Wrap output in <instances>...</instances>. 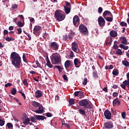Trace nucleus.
<instances>
[{"instance_id": "obj_50", "label": "nucleus", "mask_w": 129, "mask_h": 129, "mask_svg": "<svg viewBox=\"0 0 129 129\" xmlns=\"http://www.w3.org/2000/svg\"><path fill=\"white\" fill-rule=\"evenodd\" d=\"M17 31H18V34L19 35H20V34H22V28L17 29Z\"/></svg>"}, {"instance_id": "obj_27", "label": "nucleus", "mask_w": 129, "mask_h": 129, "mask_svg": "<svg viewBox=\"0 0 129 129\" xmlns=\"http://www.w3.org/2000/svg\"><path fill=\"white\" fill-rule=\"evenodd\" d=\"M122 63L123 64V65H124V66H125V67H129V62L127 60H123L122 61Z\"/></svg>"}, {"instance_id": "obj_38", "label": "nucleus", "mask_w": 129, "mask_h": 129, "mask_svg": "<svg viewBox=\"0 0 129 129\" xmlns=\"http://www.w3.org/2000/svg\"><path fill=\"white\" fill-rule=\"evenodd\" d=\"M83 92L79 91L78 97H79V98H82L83 97Z\"/></svg>"}, {"instance_id": "obj_7", "label": "nucleus", "mask_w": 129, "mask_h": 129, "mask_svg": "<svg viewBox=\"0 0 129 129\" xmlns=\"http://www.w3.org/2000/svg\"><path fill=\"white\" fill-rule=\"evenodd\" d=\"M49 48H50V49H52V50L57 51L58 49H59V45H58V43H56V42H50L49 44Z\"/></svg>"}, {"instance_id": "obj_57", "label": "nucleus", "mask_w": 129, "mask_h": 129, "mask_svg": "<svg viewBox=\"0 0 129 129\" xmlns=\"http://www.w3.org/2000/svg\"><path fill=\"white\" fill-rule=\"evenodd\" d=\"M121 115L122 116V117L123 119L125 118V116H126V114L125 113H122V114H121Z\"/></svg>"}, {"instance_id": "obj_30", "label": "nucleus", "mask_w": 129, "mask_h": 129, "mask_svg": "<svg viewBox=\"0 0 129 129\" xmlns=\"http://www.w3.org/2000/svg\"><path fill=\"white\" fill-rule=\"evenodd\" d=\"M30 121V118H26L24 122H23V123L24 124H25V125H28V123H29V122Z\"/></svg>"}, {"instance_id": "obj_46", "label": "nucleus", "mask_w": 129, "mask_h": 129, "mask_svg": "<svg viewBox=\"0 0 129 129\" xmlns=\"http://www.w3.org/2000/svg\"><path fill=\"white\" fill-rule=\"evenodd\" d=\"M102 11H103V9H102V8L100 7L98 9V12L99 14H101L102 13Z\"/></svg>"}, {"instance_id": "obj_24", "label": "nucleus", "mask_w": 129, "mask_h": 129, "mask_svg": "<svg viewBox=\"0 0 129 129\" xmlns=\"http://www.w3.org/2000/svg\"><path fill=\"white\" fill-rule=\"evenodd\" d=\"M31 104L33 106H34V107H38L40 106V105H41V104H40V103H38L35 101H32L31 102Z\"/></svg>"}, {"instance_id": "obj_35", "label": "nucleus", "mask_w": 129, "mask_h": 129, "mask_svg": "<svg viewBox=\"0 0 129 129\" xmlns=\"http://www.w3.org/2000/svg\"><path fill=\"white\" fill-rule=\"evenodd\" d=\"M69 102L70 103V105H73V104H75V101L74 99H71L69 100Z\"/></svg>"}, {"instance_id": "obj_45", "label": "nucleus", "mask_w": 129, "mask_h": 129, "mask_svg": "<svg viewBox=\"0 0 129 129\" xmlns=\"http://www.w3.org/2000/svg\"><path fill=\"white\" fill-rule=\"evenodd\" d=\"M36 118H34V117H31L30 120L32 121V122H36L35 121Z\"/></svg>"}, {"instance_id": "obj_6", "label": "nucleus", "mask_w": 129, "mask_h": 129, "mask_svg": "<svg viewBox=\"0 0 129 129\" xmlns=\"http://www.w3.org/2000/svg\"><path fill=\"white\" fill-rule=\"evenodd\" d=\"M113 127V123L111 121H108L104 123L103 129H111Z\"/></svg>"}, {"instance_id": "obj_62", "label": "nucleus", "mask_w": 129, "mask_h": 129, "mask_svg": "<svg viewBox=\"0 0 129 129\" xmlns=\"http://www.w3.org/2000/svg\"><path fill=\"white\" fill-rule=\"evenodd\" d=\"M52 116V115L51 113H47L46 116L48 117H50Z\"/></svg>"}, {"instance_id": "obj_31", "label": "nucleus", "mask_w": 129, "mask_h": 129, "mask_svg": "<svg viewBox=\"0 0 129 129\" xmlns=\"http://www.w3.org/2000/svg\"><path fill=\"white\" fill-rule=\"evenodd\" d=\"M111 17H106L105 20H106L107 22H112L113 21V18L112 16H110Z\"/></svg>"}, {"instance_id": "obj_29", "label": "nucleus", "mask_w": 129, "mask_h": 129, "mask_svg": "<svg viewBox=\"0 0 129 129\" xmlns=\"http://www.w3.org/2000/svg\"><path fill=\"white\" fill-rule=\"evenodd\" d=\"M119 46L120 48H122V49H123V50H127V49H128V46H125L122 44H119Z\"/></svg>"}, {"instance_id": "obj_28", "label": "nucleus", "mask_w": 129, "mask_h": 129, "mask_svg": "<svg viewBox=\"0 0 129 129\" xmlns=\"http://www.w3.org/2000/svg\"><path fill=\"white\" fill-rule=\"evenodd\" d=\"M112 74L114 76H117L119 74L118 70L116 69L113 70Z\"/></svg>"}, {"instance_id": "obj_13", "label": "nucleus", "mask_w": 129, "mask_h": 129, "mask_svg": "<svg viewBox=\"0 0 129 129\" xmlns=\"http://www.w3.org/2000/svg\"><path fill=\"white\" fill-rule=\"evenodd\" d=\"M35 96L36 98H40L43 96V94H42V91L40 90H37L35 93Z\"/></svg>"}, {"instance_id": "obj_53", "label": "nucleus", "mask_w": 129, "mask_h": 129, "mask_svg": "<svg viewBox=\"0 0 129 129\" xmlns=\"http://www.w3.org/2000/svg\"><path fill=\"white\" fill-rule=\"evenodd\" d=\"M118 95V93H117V92H114L113 93V96L114 97H117Z\"/></svg>"}, {"instance_id": "obj_60", "label": "nucleus", "mask_w": 129, "mask_h": 129, "mask_svg": "<svg viewBox=\"0 0 129 129\" xmlns=\"http://www.w3.org/2000/svg\"><path fill=\"white\" fill-rule=\"evenodd\" d=\"M79 112H80V113H85V111H84V110H82V109H80L79 110Z\"/></svg>"}, {"instance_id": "obj_8", "label": "nucleus", "mask_w": 129, "mask_h": 129, "mask_svg": "<svg viewBox=\"0 0 129 129\" xmlns=\"http://www.w3.org/2000/svg\"><path fill=\"white\" fill-rule=\"evenodd\" d=\"M98 22L100 27H104L105 25V20H104V19L101 16L99 17L98 18Z\"/></svg>"}, {"instance_id": "obj_18", "label": "nucleus", "mask_w": 129, "mask_h": 129, "mask_svg": "<svg viewBox=\"0 0 129 129\" xmlns=\"http://www.w3.org/2000/svg\"><path fill=\"white\" fill-rule=\"evenodd\" d=\"M80 105L81 106H85V107H87V105H89L88 104V102L86 100H82L79 102Z\"/></svg>"}, {"instance_id": "obj_58", "label": "nucleus", "mask_w": 129, "mask_h": 129, "mask_svg": "<svg viewBox=\"0 0 129 129\" xmlns=\"http://www.w3.org/2000/svg\"><path fill=\"white\" fill-rule=\"evenodd\" d=\"M103 90L105 92H108V91L107 90V87H104V88H103Z\"/></svg>"}, {"instance_id": "obj_33", "label": "nucleus", "mask_w": 129, "mask_h": 129, "mask_svg": "<svg viewBox=\"0 0 129 129\" xmlns=\"http://www.w3.org/2000/svg\"><path fill=\"white\" fill-rule=\"evenodd\" d=\"M116 54L117 55H122V51L120 49H117L116 51Z\"/></svg>"}, {"instance_id": "obj_51", "label": "nucleus", "mask_w": 129, "mask_h": 129, "mask_svg": "<svg viewBox=\"0 0 129 129\" xmlns=\"http://www.w3.org/2000/svg\"><path fill=\"white\" fill-rule=\"evenodd\" d=\"M70 57H71V58H73V57H74V53L72 51H71Z\"/></svg>"}, {"instance_id": "obj_34", "label": "nucleus", "mask_w": 129, "mask_h": 129, "mask_svg": "<svg viewBox=\"0 0 129 129\" xmlns=\"http://www.w3.org/2000/svg\"><path fill=\"white\" fill-rule=\"evenodd\" d=\"M120 25L121 27H127V24L124 21H122L120 23Z\"/></svg>"}, {"instance_id": "obj_19", "label": "nucleus", "mask_w": 129, "mask_h": 129, "mask_svg": "<svg viewBox=\"0 0 129 129\" xmlns=\"http://www.w3.org/2000/svg\"><path fill=\"white\" fill-rule=\"evenodd\" d=\"M113 106H118L120 105V101L118 100V98H116L113 101Z\"/></svg>"}, {"instance_id": "obj_25", "label": "nucleus", "mask_w": 129, "mask_h": 129, "mask_svg": "<svg viewBox=\"0 0 129 129\" xmlns=\"http://www.w3.org/2000/svg\"><path fill=\"white\" fill-rule=\"evenodd\" d=\"M64 66L66 68H68L71 66V61L68 60L64 63Z\"/></svg>"}, {"instance_id": "obj_22", "label": "nucleus", "mask_w": 129, "mask_h": 129, "mask_svg": "<svg viewBox=\"0 0 129 129\" xmlns=\"http://www.w3.org/2000/svg\"><path fill=\"white\" fill-rule=\"evenodd\" d=\"M120 40L122 44H124V45L127 44V41L126 40V38H125V37L122 36L120 37Z\"/></svg>"}, {"instance_id": "obj_54", "label": "nucleus", "mask_w": 129, "mask_h": 129, "mask_svg": "<svg viewBox=\"0 0 129 129\" xmlns=\"http://www.w3.org/2000/svg\"><path fill=\"white\" fill-rule=\"evenodd\" d=\"M79 94V91H76L74 93L75 96H78V97Z\"/></svg>"}, {"instance_id": "obj_17", "label": "nucleus", "mask_w": 129, "mask_h": 129, "mask_svg": "<svg viewBox=\"0 0 129 129\" xmlns=\"http://www.w3.org/2000/svg\"><path fill=\"white\" fill-rule=\"evenodd\" d=\"M79 21H80V19H79L78 16H75L73 18V24L74 26H76V24L79 23Z\"/></svg>"}, {"instance_id": "obj_39", "label": "nucleus", "mask_w": 129, "mask_h": 129, "mask_svg": "<svg viewBox=\"0 0 129 129\" xmlns=\"http://www.w3.org/2000/svg\"><path fill=\"white\" fill-rule=\"evenodd\" d=\"M82 84L83 85H86L87 84V78H85L84 79Z\"/></svg>"}, {"instance_id": "obj_40", "label": "nucleus", "mask_w": 129, "mask_h": 129, "mask_svg": "<svg viewBox=\"0 0 129 129\" xmlns=\"http://www.w3.org/2000/svg\"><path fill=\"white\" fill-rule=\"evenodd\" d=\"M17 26L18 27H24V24H23L20 21H18L17 23Z\"/></svg>"}, {"instance_id": "obj_43", "label": "nucleus", "mask_w": 129, "mask_h": 129, "mask_svg": "<svg viewBox=\"0 0 129 129\" xmlns=\"http://www.w3.org/2000/svg\"><path fill=\"white\" fill-rule=\"evenodd\" d=\"M23 60L24 62H25V63H27V58H26V54H23Z\"/></svg>"}, {"instance_id": "obj_3", "label": "nucleus", "mask_w": 129, "mask_h": 129, "mask_svg": "<svg viewBox=\"0 0 129 129\" xmlns=\"http://www.w3.org/2000/svg\"><path fill=\"white\" fill-rule=\"evenodd\" d=\"M54 17L56 20L58 22H61L65 19V15L62 14V13L59 11H55Z\"/></svg>"}, {"instance_id": "obj_14", "label": "nucleus", "mask_w": 129, "mask_h": 129, "mask_svg": "<svg viewBox=\"0 0 129 129\" xmlns=\"http://www.w3.org/2000/svg\"><path fill=\"white\" fill-rule=\"evenodd\" d=\"M103 17L105 19L106 17H112V14H111V13L109 11H105L103 13Z\"/></svg>"}, {"instance_id": "obj_12", "label": "nucleus", "mask_w": 129, "mask_h": 129, "mask_svg": "<svg viewBox=\"0 0 129 129\" xmlns=\"http://www.w3.org/2000/svg\"><path fill=\"white\" fill-rule=\"evenodd\" d=\"M123 84L120 85L121 87L124 89V90H126V89H125L126 87L125 86H127V87H128V89L129 90V83L128 82L126 81V80H125L122 83Z\"/></svg>"}, {"instance_id": "obj_10", "label": "nucleus", "mask_w": 129, "mask_h": 129, "mask_svg": "<svg viewBox=\"0 0 129 129\" xmlns=\"http://www.w3.org/2000/svg\"><path fill=\"white\" fill-rule=\"evenodd\" d=\"M34 118L36 120L38 121H44V120L46 119V117L43 115H34Z\"/></svg>"}, {"instance_id": "obj_26", "label": "nucleus", "mask_w": 129, "mask_h": 129, "mask_svg": "<svg viewBox=\"0 0 129 129\" xmlns=\"http://www.w3.org/2000/svg\"><path fill=\"white\" fill-rule=\"evenodd\" d=\"M104 116L108 120L111 119V113H104Z\"/></svg>"}, {"instance_id": "obj_63", "label": "nucleus", "mask_w": 129, "mask_h": 129, "mask_svg": "<svg viewBox=\"0 0 129 129\" xmlns=\"http://www.w3.org/2000/svg\"><path fill=\"white\" fill-rule=\"evenodd\" d=\"M9 29L10 31H12V30H14V26H10Z\"/></svg>"}, {"instance_id": "obj_48", "label": "nucleus", "mask_w": 129, "mask_h": 129, "mask_svg": "<svg viewBox=\"0 0 129 129\" xmlns=\"http://www.w3.org/2000/svg\"><path fill=\"white\" fill-rule=\"evenodd\" d=\"M12 9L16 10V9H18V5H16V4L13 5H12Z\"/></svg>"}, {"instance_id": "obj_41", "label": "nucleus", "mask_w": 129, "mask_h": 129, "mask_svg": "<svg viewBox=\"0 0 129 129\" xmlns=\"http://www.w3.org/2000/svg\"><path fill=\"white\" fill-rule=\"evenodd\" d=\"M7 126H8L9 129L13 128V124L11 123H8L7 124Z\"/></svg>"}, {"instance_id": "obj_15", "label": "nucleus", "mask_w": 129, "mask_h": 129, "mask_svg": "<svg viewBox=\"0 0 129 129\" xmlns=\"http://www.w3.org/2000/svg\"><path fill=\"white\" fill-rule=\"evenodd\" d=\"M74 63L75 64V67L77 68H79L80 67V66H79L80 64H81V62L78 58H75L74 60Z\"/></svg>"}, {"instance_id": "obj_59", "label": "nucleus", "mask_w": 129, "mask_h": 129, "mask_svg": "<svg viewBox=\"0 0 129 129\" xmlns=\"http://www.w3.org/2000/svg\"><path fill=\"white\" fill-rule=\"evenodd\" d=\"M127 80L126 81L129 83V73L126 74Z\"/></svg>"}, {"instance_id": "obj_37", "label": "nucleus", "mask_w": 129, "mask_h": 129, "mask_svg": "<svg viewBox=\"0 0 129 129\" xmlns=\"http://www.w3.org/2000/svg\"><path fill=\"white\" fill-rule=\"evenodd\" d=\"M11 93L13 95H15L17 93V90L16 88H13L11 90Z\"/></svg>"}, {"instance_id": "obj_20", "label": "nucleus", "mask_w": 129, "mask_h": 129, "mask_svg": "<svg viewBox=\"0 0 129 129\" xmlns=\"http://www.w3.org/2000/svg\"><path fill=\"white\" fill-rule=\"evenodd\" d=\"M45 60L46 61V65L49 67V68H53V65L51 63V61L50 59H49V57L46 56Z\"/></svg>"}, {"instance_id": "obj_55", "label": "nucleus", "mask_w": 129, "mask_h": 129, "mask_svg": "<svg viewBox=\"0 0 129 129\" xmlns=\"http://www.w3.org/2000/svg\"><path fill=\"white\" fill-rule=\"evenodd\" d=\"M93 76H94V77H97V73H96V72H94L93 73Z\"/></svg>"}, {"instance_id": "obj_64", "label": "nucleus", "mask_w": 129, "mask_h": 129, "mask_svg": "<svg viewBox=\"0 0 129 129\" xmlns=\"http://www.w3.org/2000/svg\"><path fill=\"white\" fill-rule=\"evenodd\" d=\"M104 113H110V111L109 110L105 111Z\"/></svg>"}, {"instance_id": "obj_4", "label": "nucleus", "mask_w": 129, "mask_h": 129, "mask_svg": "<svg viewBox=\"0 0 129 129\" xmlns=\"http://www.w3.org/2000/svg\"><path fill=\"white\" fill-rule=\"evenodd\" d=\"M79 31L83 35H88V30L87 27L83 24H81L79 26Z\"/></svg>"}, {"instance_id": "obj_47", "label": "nucleus", "mask_w": 129, "mask_h": 129, "mask_svg": "<svg viewBox=\"0 0 129 129\" xmlns=\"http://www.w3.org/2000/svg\"><path fill=\"white\" fill-rule=\"evenodd\" d=\"M35 63H36L37 67H38L39 68H41V64H40V63H39V61L38 60H36Z\"/></svg>"}, {"instance_id": "obj_23", "label": "nucleus", "mask_w": 129, "mask_h": 129, "mask_svg": "<svg viewBox=\"0 0 129 129\" xmlns=\"http://www.w3.org/2000/svg\"><path fill=\"white\" fill-rule=\"evenodd\" d=\"M109 35L110 37H112V38H114L117 36V32L114 30H112L110 32Z\"/></svg>"}, {"instance_id": "obj_52", "label": "nucleus", "mask_w": 129, "mask_h": 129, "mask_svg": "<svg viewBox=\"0 0 129 129\" xmlns=\"http://www.w3.org/2000/svg\"><path fill=\"white\" fill-rule=\"evenodd\" d=\"M9 86H12V83H8L5 84V87H9Z\"/></svg>"}, {"instance_id": "obj_9", "label": "nucleus", "mask_w": 129, "mask_h": 129, "mask_svg": "<svg viewBox=\"0 0 129 129\" xmlns=\"http://www.w3.org/2000/svg\"><path fill=\"white\" fill-rule=\"evenodd\" d=\"M85 110L87 113H93V109L91 104L88 105L87 107L85 108Z\"/></svg>"}, {"instance_id": "obj_16", "label": "nucleus", "mask_w": 129, "mask_h": 129, "mask_svg": "<svg viewBox=\"0 0 129 129\" xmlns=\"http://www.w3.org/2000/svg\"><path fill=\"white\" fill-rule=\"evenodd\" d=\"M35 112H36V113H44L45 112V110H44V108L43 107V106L40 105L39 106L38 109L36 110Z\"/></svg>"}, {"instance_id": "obj_11", "label": "nucleus", "mask_w": 129, "mask_h": 129, "mask_svg": "<svg viewBox=\"0 0 129 129\" xmlns=\"http://www.w3.org/2000/svg\"><path fill=\"white\" fill-rule=\"evenodd\" d=\"M72 49L73 51L76 52V53H78L77 49H78V44L75 42H73L72 43Z\"/></svg>"}, {"instance_id": "obj_5", "label": "nucleus", "mask_w": 129, "mask_h": 129, "mask_svg": "<svg viewBox=\"0 0 129 129\" xmlns=\"http://www.w3.org/2000/svg\"><path fill=\"white\" fill-rule=\"evenodd\" d=\"M66 15H69L71 12V4L68 2H66V6H63Z\"/></svg>"}, {"instance_id": "obj_32", "label": "nucleus", "mask_w": 129, "mask_h": 129, "mask_svg": "<svg viewBox=\"0 0 129 129\" xmlns=\"http://www.w3.org/2000/svg\"><path fill=\"white\" fill-rule=\"evenodd\" d=\"M6 41H7V42H11V41H15V39L13 38H11L10 37H7L5 38Z\"/></svg>"}, {"instance_id": "obj_21", "label": "nucleus", "mask_w": 129, "mask_h": 129, "mask_svg": "<svg viewBox=\"0 0 129 129\" xmlns=\"http://www.w3.org/2000/svg\"><path fill=\"white\" fill-rule=\"evenodd\" d=\"M42 29L41 26H35L33 29L34 33H39L40 31Z\"/></svg>"}, {"instance_id": "obj_61", "label": "nucleus", "mask_w": 129, "mask_h": 129, "mask_svg": "<svg viewBox=\"0 0 129 129\" xmlns=\"http://www.w3.org/2000/svg\"><path fill=\"white\" fill-rule=\"evenodd\" d=\"M59 72L61 73L62 72L63 69H62V68L61 67H59V68H58Z\"/></svg>"}, {"instance_id": "obj_56", "label": "nucleus", "mask_w": 129, "mask_h": 129, "mask_svg": "<svg viewBox=\"0 0 129 129\" xmlns=\"http://www.w3.org/2000/svg\"><path fill=\"white\" fill-rule=\"evenodd\" d=\"M8 34H9V31L7 30H5L4 31V35H8Z\"/></svg>"}, {"instance_id": "obj_49", "label": "nucleus", "mask_w": 129, "mask_h": 129, "mask_svg": "<svg viewBox=\"0 0 129 129\" xmlns=\"http://www.w3.org/2000/svg\"><path fill=\"white\" fill-rule=\"evenodd\" d=\"M62 78H63L64 80H66V81H68V79H67V76H66V75H63Z\"/></svg>"}, {"instance_id": "obj_1", "label": "nucleus", "mask_w": 129, "mask_h": 129, "mask_svg": "<svg viewBox=\"0 0 129 129\" xmlns=\"http://www.w3.org/2000/svg\"><path fill=\"white\" fill-rule=\"evenodd\" d=\"M10 58L13 60L12 64H13L16 68H20L21 62H22L20 55L16 52H13L11 53Z\"/></svg>"}, {"instance_id": "obj_42", "label": "nucleus", "mask_w": 129, "mask_h": 129, "mask_svg": "<svg viewBox=\"0 0 129 129\" xmlns=\"http://www.w3.org/2000/svg\"><path fill=\"white\" fill-rule=\"evenodd\" d=\"M5 122L4 120H3L2 119H0V126H4L5 124Z\"/></svg>"}, {"instance_id": "obj_44", "label": "nucleus", "mask_w": 129, "mask_h": 129, "mask_svg": "<svg viewBox=\"0 0 129 129\" xmlns=\"http://www.w3.org/2000/svg\"><path fill=\"white\" fill-rule=\"evenodd\" d=\"M82 114H83L84 115H85V117H84L85 119L87 120V121H89L90 118L87 115H86V113H83Z\"/></svg>"}, {"instance_id": "obj_2", "label": "nucleus", "mask_w": 129, "mask_h": 129, "mask_svg": "<svg viewBox=\"0 0 129 129\" xmlns=\"http://www.w3.org/2000/svg\"><path fill=\"white\" fill-rule=\"evenodd\" d=\"M51 60L54 65L60 64L61 63V55L58 53H53L51 55Z\"/></svg>"}, {"instance_id": "obj_36", "label": "nucleus", "mask_w": 129, "mask_h": 129, "mask_svg": "<svg viewBox=\"0 0 129 129\" xmlns=\"http://www.w3.org/2000/svg\"><path fill=\"white\" fill-rule=\"evenodd\" d=\"M23 83L24 85H25V86H26L27 87H28V86H29V84L28 83V81H27V79H25L23 80Z\"/></svg>"}]
</instances>
